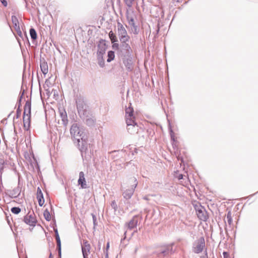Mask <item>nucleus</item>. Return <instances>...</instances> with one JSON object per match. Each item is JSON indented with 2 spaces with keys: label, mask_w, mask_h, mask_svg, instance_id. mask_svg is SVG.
Listing matches in <instances>:
<instances>
[{
  "label": "nucleus",
  "mask_w": 258,
  "mask_h": 258,
  "mask_svg": "<svg viewBox=\"0 0 258 258\" xmlns=\"http://www.w3.org/2000/svg\"><path fill=\"white\" fill-rule=\"evenodd\" d=\"M70 133L71 135L76 139L78 142L80 140H85L86 136L84 132L80 130L77 124H74L72 125L70 129Z\"/></svg>",
  "instance_id": "1"
},
{
  "label": "nucleus",
  "mask_w": 258,
  "mask_h": 258,
  "mask_svg": "<svg viewBox=\"0 0 258 258\" xmlns=\"http://www.w3.org/2000/svg\"><path fill=\"white\" fill-rule=\"evenodd\" d=\"M31 122V104L27 102L24 106L23 124L25 128H28Z\"/></svg>",
  "instance_id": "2"
},
{
  "label": "nucleus",
  "mask_w": 258,
  "mask_h": 258,
  "mask_svg": "<svg viewBox=\"0 0 258 258\" xmlns=\"http://www.w3.org/2000/svg\"><path fill=\"white\" fill-rule=\"evenodd\" d=\"M117 32L121 43H126L129 41L130 37L128 35L125 27L119 22H117Z\"/></svg>",
  "instance_id": "3"
},
{
  "label": "nucleus",
  "mask_w": 258,
  "mask_h": 258,
  "mask_svg": "<svg viewBox=\"0 0 258 258\" xmlns=\"http://www.w3.org/2000/svg\"><path fill=\"white\" fill-rule=\"evenodd\" d=\"M23 221L26 224L32 227H35L37 223L35 214L33 212H29L25 216Z\"/></svg>",
  "instance_id": "4"
},
{
  "label": "nucleus",
  "mask_w": 258,
  "mask_h": 258,
  "mask_svg": "<svg viewBox=\"0 0 258 258\" xmlns=\"http://www.w3.org/2000/svg\"><path fill=\"white\" fill-rule=\"evenodd\" d=\"M205 246V241L204 237L200 238L195 243L193 248L194 252L197 253L201 252Z\"/></svg>",
  "instance_id": "5"
},
{
  "label": "nucleus",
  "mask_w": 258,
  "mask_h": 258,
  "mask_svg": "<svg viewBox=\"0 0 258 258\" xmlns=\"http://www.w3.org/2000/svg\"><path fill=\"white\" fill-rule=\"evenodd\" d=\"M126 17L129 25L132 27H135V15L134 11L127 10L126 12Z\"/></svg>",
  "instance_id": "6"
},
{
  "label": "nucleus",
  "mask_w": 258,
  "mask_h": 258,
  "mask_svg": "<svg viewBox=\"0 0 258 258\" xmlns=\"http://www.w3.org/2000/svg\"><path fill=\"white\" fill-rule=\"evenodd\" d=\"M91 246L87 240L83 241V244L82 246V252L84 258H88L90 253Z\"/></svg>",
  "instance_id": "7"
},
{
  "label": "nucleus",
  "mask_w": 258,
  "mask_h": 258,
  "mask_svg": "<svg viewBox=\"0 0 258 258\" xmlns=\"http://www.w3.org/2000/svg\"><path fill=\"white\" fill-rule=\"evenodd\" d=\"M197 215L201 220L204 221H206L208 218L207 212L202 208L197 209Z\"/></svg>",
  "instance_id": "8"
},
{
  "label": "nucleus",
  "mask_w": 258,
  "mask_h": 258,
  "mask_svg": "<svg viewBox=\"0 0 258 258\" xmlns=\"http://www.w3.org/2000/svg\"><path fill=\"white\" fill-rule=\"evenodd\" d=\"M12 21L15 31H17L18 34H21L20 23L17 17L15 16H12Z\"/></svg>",
  "instance_id": "9"
},
{
  "label": "nucleus",
  "mask_w": 258,
  "mask_h": 258,
  "mask_svg": "<svg viewBox=\"0 0 258 258\" xmlns=\"http://www.w3.org/2000/svg\"><path fill=\"white\" fill-rule=\"evenodd\" d=\"M36 198L38 200L39 205L42 207L44 205L45 201L42 190L39 187L37 189Z\"/></svg>",
  "instance_id": "10"
},
{
  "label": "nucleus",
  "mask_w": 258,
  "mask_h": 258,
  "mask_svg": "<svg viewBox=\"0 0 258 258\" xmlns=\"http://www.w3.org/2000/svg\"><path fill=\"white\" fill-rule=\"evenodd\" d=\"M127 130L128 132L131 135H135L138 134L139 132V126L135 122L127 125Z\"/></svg>",
  "instance_id": "11"
},
{
  "label": "nucleus",
  "mask_w": 258,
  "mask_h": 258,
  "mask_svg": "<svg viewBox=\"0 0 258 258\" xmlns=\"http://www.w3.org/2000/svg\"><path fill=\"white\" fill-rule=\"evenodd\" d=\"M78 184L81 185V187L82 188H86L87 187V183L85 178V174L83 171L80 172L79 173Z\"/></svg>",
  "instance_id": "12"
},
{
  "label": "nucleus",
  "mask_w": 258,
  "mask_h": 258,
  "mask_svg": "<svg viewBox=\"0 0 258 258\" xmlns=\"http://www.w3.org/2000/svg\"><path fill=\"white\" fill-rule=\"evenodd\" d=\"M55 238L56 240L57 247L58 248L59 252L60 253L61 250V242L60 239L58 235V233L57 230H55Z\"/></svg>",
  "instance_id": "13"
},
{
  "label": "nucleus",
  "mask_w": 258,
  "mask_h": 258,
  "mask_svg": "<svg viewBox=\"0 0 258 258\" xmlns=\"http://www.w3.org/2000/svg\"><path fill=\"white\" fill-rule=\"evenodd\" d=\"M109 38L112 43L117 41V38L115 34L112 31H110L109 33Z\"/></svg>",
  "instance_id": "14"
},
{
  "label": "nucleus",
  "mask_w": 258,
  "mask_h": 258,
  "mask_svg": "<svg viewBox=\"0 0 258 258\" xmlns=\"http://www.w3.org/2000/svg\"><path fill=\"white\" fill-rule=\"evenodd\" d=\"M133 194V190H126L123 192V195L125 199H128L131 198Z\"/></svg>",
  "instance_id": "15"
},
{
  "label": "nucleus",
  "mask_w": 258,
  "mask_h": 258,
  "mask_svg": "<svg viewBox=\"0 0 258 258\" xmlns=\"http://www.w3.org/2000/svg\"><path fill=\"white\" fill-rule=\"evenodd\" d=\"M43 216L45 220H46L47 221H49L51 220V216L48 209H46L44 210L43 212Z\"/></svg>",
  "instance_id": "16"
},
{
  "label": "nucleus",
  "mask_w": 258,
  "mask_h": 258,
  "mask_svg": "<svg viewBox=\"0 0 258 258\" xmlns=\"http://www.w3.org/2000/svg\"><path fill=\"white\" fill-rule=\"evenodd\" d=\"M135 116H133L132 117H125L126 125H128L132 123H135Z\"/></svg>",
  "instance_id": "17"
},
{
  "label": "nucleus",
  "mask_w": 258,
  "mask_h": 258,
  "mask_svg": "<svg viewBox=\"0 0 258 258\" xmlns=\"http://www.w3.org/2000/svg\"><path fill=\"white\" fill-rule=\"evenodd\" d=\"M114 52L113 51H108L107 55L108 58L107 59V61L108 62L111 61L114 59Z\"/></svg>",
  "instance_id": "18"
},
{
  "label": "nucleus",
  "mask_w": 258,
  "mask_h": 258,
  "mask_svg": "<svg viewBox=\"0 0 258 258\" xmlns=\"http://www.w3.org/2000/svg\"><path fill=\"white\" fill-rule=\"evenodd\" d=\"M30 34L32 39L35 40L37 38V33L34 29L31 28L30 30Z\"/></svg>",
  "instance_id": "19"
},
{
  "label": "nucleus",
  "mask_w": 258,
  "mask_h": 258,
  "mask_svg": "<svg viewBox=\"0 0 258 258\" xmlns=\"http://www.w3.org/2000/svg\"><path fill=\"white\" fill-rule=\"evenodd\" d=\"M5 164V160L3 158H0V173H2L4 169V166Z\"/></svg>",
  "instance_id": "20"
},
{
  "label": "nucleus",
  "mask_w": 258,
  "mask_h": 258,
  "mask_svg": "<svg viewBox=\"0 0 258 258\" xmlns=\"http://www.w3.org/2000/svg\"><path fill=\"white\" fill-rule=\"evenodd\" d=\"M42 72L44 75H46L48 73V66H40Z\"/></svg>",
  "instance_id": "21"
},
{
  "label": "nucleus",
  "mask_w": 258,
  "mask_h": 258,
  "mask_svg": "<svg viewBox=\"0 0 258 258\" xmlns=\"http://www.w3.org/2000/svg\"><path fill=\"white\" fill-rule=\"evenodd\" d=\"M227 219L229 224H231L232 222V214L230 211H229L227 215Z\"/></svg>",
  "instance_id": "22"
},
{
  "label": "nucleus",
  "mask_w": 258,
  "mask_h": 258,
  "mask_svg": "<svg viewBox=\"0 0 258 258\" xmlns=\"http://www.w3.org/2000/svg\"><path fill=\"white\" fill-rule=\"evenodd\" d=\"M125 5L128 7L131 8L134 4V0H123Z\"/></svg>",
  "instance_id": "23"
},
{
  "label": "nucleus",
  "mask_w": 258,
  "mask_h": 258,
  "mask_svg": "<svg viewBox=\"0 0 258 258\" xmlns=\"http://www.w3.org/2000/svg\"><path fill=\"white\" fill-rule=\"evenodd\" d=\"M21 211V209L19 207H13L11 209V212L15 214H19Z\"/></svg>",
  "instance_id": "24"
},
{
  "label": "nucleus",
  "mask_w": 258,
  "mask_h": 258,
  "mask_svg": "<svg viewBox=\"0 0 258 258\" xmlns=\"http://www.w3.org/2000/svg\"><path fill=\"white\" fill-rule=\"evenodd\" d=\"M134 112L133 108L131 106V104L130 103L128 107L125 109V113H133Z\"/></svg>",
  "instance_id": "25"
},
{
  "label": "nucleus",
  "mask_w": 258,
  "mask_h": 258,
  "mask_svg": "<svg viewBox=\"0 0 258 258\" xmlns=\"http://www.w3.org/2000/svg\"><path fill=\"white\" fill-rule=\"evenodd\" d=\"M133 116H134L133 113H125V117H132Z\"/></svg>",
  "instance_id": "26"
},
{
  "label": "nucleus",
  "mask_w": 258,
  "mask_h": 258,
  "mask_svg": "<svg viewBox=\"0 0 258 258\" xmlns=\"http://www.w3.org/2000/svg\"><path fill=\"white\" fill-rule=\"evenodd\" d=\"M183 178V175L182 174H179L178 176V178L179 179H181Z\"/></svg>",
  "instance_id": "27"
},
{
  "label": "nucleus",
  "mask_w": 258,
  "mask_h": 258,
  "mask_svg": "<svg viewBox=\"0 0 258 258\" xmlns=\"http://www.w3.org/2000/svg\"><path fill=\"white\" fill-rule=\"evenodd\" d=\"M3 4L5 6H6L7 5V3L6 1H2Z\"/></svg>",
  "instance_id": "28"
},
{
  "label": "nucleus",
  "mask_w": 258,
  "mask_h": 258,
  "mask_svg": "<svg viewBox=\"0 0 258 258\" xmlns=\"http://www.w3.org/2000/svg\"><path fill=\"white\" fill-rule=\"evenodd\" d=\"M131 224H132V222H130V223H129V227L131 228H133L134 227V226H132Z\"/></svg>",
  "instance_id": "29"
},
{
  "label": "nucleus",
  "mask_w": 258,
  "mask_h": 258,
  "mask_svg": "<svg viewBox=\"0 0 258 258\" xmlns=\"http://www.w3.org/2000/svg\"><path fill=\"white\" fill-rule=\"evenodd\" d=\"M109 248V242L107 243L106 249H108Z\"/></svg>",
  "instance_id": "30"
},
{
  "label": "nucleus",
  "mask_w": 258,
  "mask_h": 258,
  "mask_svg": "<svg viewBox=\"0 0 258 258\" xmlns=\"http://www.w3.org/2000/svg\"><path fill=\"white\" fill-rule=\"evenodd\" d=\"M223 254L225 255V254H226V252H224Z\"/></svg>",
  "instance_id": "31"
}]
</instances>
